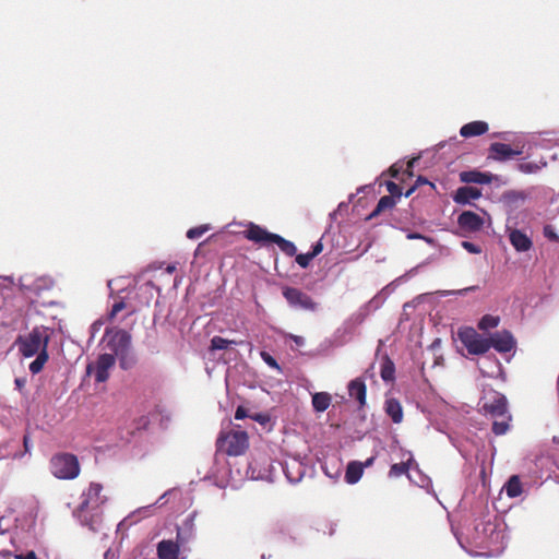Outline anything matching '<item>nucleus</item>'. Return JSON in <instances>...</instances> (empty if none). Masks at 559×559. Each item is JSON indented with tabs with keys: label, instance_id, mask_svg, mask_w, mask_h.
Masks as SVG:
<instances>
[{
	"label": "nucleus",
	"instance_id": "obj_1",
	"mask_svg": "<svg viewBox=\"0 0 559 559\" xmlns=\"http://www.w3.org/2000/svg\"><path fill=\"white\" fill-rule=\"evenodd\" d=\"M104 487L99 483L92 481L81 495V502L74 511V515L81 524L96 532L103 520V507L108 501L103 493Z\"/></svg>",
	"mask_w": 559,
	"mask_h": 559
},
{
	"label": "nucleus",
	"instance_id": "obj_2",
	"mask_svg": "<svg viewBox=\"0 0 559 559\" xmlns=\"http://www.w3.org/2000/svg\"><path fill=\"white\" fill-rule=\"evenodd\" d=\"M246 239L260 245L276 243L281 251L288 257H294L297 253L296 246L283 238L277 234L270 233L265 228L254 223H249L247 229L243 231Z\"/></svg>",
	"mask_w": 559,
	"mask_h": 559
},
{
	"label": "nucleus",
	"instance_id": "obj_3",
	"mask_svg": "<svg viewBox=\"0 0 559 559\" xmlns=\"http://www.w3.org/2000/svg\"><path fill=\"white\" fill-rule=\"evenodd\" d=\"M49 341V330L40 325L35 326L28 334L19 336L15 343L24 357H33L41 350H47Z\"/></svg>",
	"mask_w": 559,
	"mask_h": 559
},
{
	"label": "nucleus",
	"instance_id": "obj_4",
	"mask_svg": "<svg viewBox=\"0 0 559 559\" xmlns=\"http://www.w3.org/2000/svg\"><path fill=\"white\" fill-rule=\"evenodd\" d=\"M50 473L58 479L72 480L81 473V465L76 455L68 452H58L49 460Z\"/></svg>",
	"mask_w": 559,
	"mask_h": 559
},
{
	"label": "nucleus",
	"instance_id": "obj_5",
	"mask_svg": "<svg viewBox=\"0 0 559 559\" xmlns=\"http://www.w3.org/2000/svg\"><path fill=\"white\" fill-rule=\"evenodd\" d=\"M217 447L228 455H241L249 447V438L247 432L243 430H231L219 436L217 439Z\"/></svg>",
	"mask_w": 559,
	"mask_h": 559
},
{
	"label": "nucleus",
	"instance_id": "obj_6",
	"mask_svg": "<svg viewBox=\"0 0 559 559\" xmlns=\"http://www.w3.org/2000/svg\"><path fill=\"white\" fill-rule=\"evenodd\" d=\"M459 338L471 355H483L490 349L488 337H483L473 328L461 329Z\"/></svg>",
	"mask_w": 559,
	"mask_h": 559
},
{
	"label": "nucleus",
	"instance_id": "obj_7",
	"mask_svg": "<svg viewBox=\"0 0 559 559\" xmlns=\"http://www.w3.org/2000/svg\"><path fill=\"white\" fill-rule=\"evenodd\" d=\"M105 337L107 338V347L115 357L117 355L126 354L131 349V335L124 330H106Z\"/></svg>",
	"mask_w": 559,
	"mask_h": 559
},
{
	"label": "nucleus",
	"instance_id": "obj_8",
	"mask_svg": "<svg viewBox=\"0 0 559 559\" xmlns=\"http://www.w3.org/2000/svg\"><path fill=\"white\" fill-rule=\"evenodd\" d=\"M282 293L289 306L295 309L316 311L318 308V304L311 298V296L298 288L286 286L283 288Z\"/></svg>",
	"mask_w": 559,
	"mask_h": 559
},
{
	"label": "nucleus",
	"instance_id": "obj_9",
	"mask_svg": "<svg viewBox=\"0 0 559 559\" xmlns=\"http://www.w3.org/2000/svg\"><path fill=\"white\" fill-rule=\"evenodd\" d=\"M116 358L111 354H102L95 362L88 364L86 367L87 374H94L95 381L105 382L109 378V370L115 366Z\"/></svg>",
	"mask_w": 559,
	"mask_h": 559
},
{
	"label": "nucleus",
	"instance_id": "obj_10",
	"mask_svg": "<svg viewBox=\"0 0 559 559\" xmlns=\"http://www.w3.org/2000/svg\"><path fill=\"white\" fill-rule=\"evenodd\" d=\"M523 144H516L514 147H511L508 144L495 142L489 146V157L495 160L506 162L523 154Z\"/></svg>",
	"mask_w": 559,
	"mask_h": 559
},
{
	"label": "nucleus",
	"instance_id": "obj_11",
	"mask_svg": "<svg viewBox=\"0 0 559 559\" xmlns=\"http://www.w3.org/2000/svg\"><path fill=\"white\" fill-rule=\"evenodd\" d=\"M484 218L472 211H464L457 217L459 227L467 233L479 231L484 227Z\"/></svg>",
	"mask_w": 559,
	"mask_h": 559
},
{
	"label": "nucleus",
	"instance_id": "obj_12",
	"mask_svg": "<svg viewBox=\"0 0 559 559\" xmlns=\"http://www.w3.org/2000/svg\"><path fill=\"white\" fill-rule=\"evenodd\" d=\"M490 348L493 347L499 353H509L515 346V341L509 331L496 332L488 337Z\"/></svg>",
	"mask_w": 559,
	"mask_h": 559
},
{
	"label": "nucleus",
	"instance_id": "obj_13",
	"mask_svg": "<svg viewBox=\"0 0 559 559\" xmlns=\"http://www.w3.org/2000/svg\"><path fill=\"white\" fill-rule=\"evenodd\" d=\"M483 408L493 418L506 417V414H509L507 397L500 393H496L492 401L486 402Z\"/></svg>",
	"mask_w": 559,
	"mask_h": 559
},
{
	"label": "nucleus",
	"instance_id": "obj_14",
	"mask_svg": "<svg viewBox=\"0 0 559 559\" xmlns=\"http://www.w3.org/2000/svg\"><path fill=\"white\" fill-rule=\"evenodd\" d=\"M158 559H179L181 550L176 543L171 539H163L156 547Z\"/></svg>",
	"mask_w": 559,
	"mask_h": 559
},
{
	"label": "nucleus",
	"instance_id": "obj_15",
	"mask_svg": "<svg viewBox=\"0 0 559 559\" xmlns=\"http://www.w3.org/2000/svg\"><path fill=\"white\" fill-rule=\"evenodd\" d=\"M194 538V531L192 525L186 524L183 527H177L176 533V540H173V543H176L178 545V548L185 552L189 551L190 548L188 547L190 542Z\"/></svg>",
	"mask_w": 559,
	"mask_h": 559
},
{
	"label": "nucleus",
	"instance_id": "obj_16",
	"mask_svg": "<svg viewBox=\"0 0 559 559\" xmlns=\"http://www.w3.org/2000/svg\"><path fill=\"white\" fill-rule=\"evenodd\" d=\"M480 195H481V192L479 189H477L475 187L463 186V187H460L455 191V194L453 195V200L457 204H466L471 200L478 199Z\"/></svg>",
	"mask_w": 559,
	"mask_h": 559
},
{
	"label": "nucleus",
	"instance_id": "obj_17",
	"mask_svg": "<svg viewBox=\"0 0 559 559\" xmlns=\"http://www.w3.org/2000/svg\"><path fill=\"white\" fill-rule=\"evenodd\" d=\"M488 123L485 121L476 120L464 124L460 129V134L463 138L478 136L488 131Z\"/></svg>",
	"mask_w": 559,
	"mask_h": 559
},
{
	"label": "nucleus",
	"instance_id": "obj_18",
	"mask_svg": "<svg viewBox=\"0 0 559 559\" xmlns=\"http://www.w3.org/2000/svg\"><path fill=\"white\" fill-rule=\"evenodd\" d=\"M366 384L361 379L357 378L349 382L348 394L359 403L360 407L365 406L366 404Z\"/></svg>",
	"mask_w": 559,
	"mask_h": 559
},
{
	"label": "nucleus",
	"instance_id": "obj_19",
	"mask_svg": "<svg viewBox=\"0 0 559 559\" xmlns=\"http://www.w3.org/2000/svg\"><path fill=\"white\" fill-rule=\"evenodd\" d=\"M492 179L491 174L481 173L478 170H467L460 174V180L464 183H490Z\"/></svg>",
	"mask_w": 559,
	"mask_h": 559
},
{
	"label": "nucleus",
	"instance_id": "obj_20",
	"mask_svg": "<svg viewBox=\"0 0 559 559\" xmlns=\"http://www.w3.org/2000/svg\"><path fill=\"white\" fill-rule=\"evenodd\" d=\"M511 245L516 251H527L532 248V240L519 229H512L509 234Z\"/></svg>",
	"mask_w": 559,
	"mask_h": 559
},
{
	"label": "nucleus",
	"instance_id": "obj_21",
	"mask_svg": "<svg viewBox=\"0 0 559 559\" xmlns=\"http://www.w3.org/2000/svg\"><path fill=\"white\" fill-rule=\"evenodd\" d=\"M364 473V464L358 461L349 462L346 472H345V480L347 484H356L362 476Z\"/></svg>",
	"mask_w": 559,
	"mask_h": 559
},
{
	"label": "nucleus",
	"instance_id": "obj_22",
	"mask_svg": "<svg viewBox=\"0 0 559 559\" xmlns=\"http://www.w3.org/2000/svg\"><path fill=\"white\" fill-rule=\"evenodd\" d=\"M385 413L395 424H400L403 420V408L396 399H388L385 401Z\"/></svg>",
	"mask_w": 559,
	"mask_h": 559
},
{
	"label": "nucleus",
	"instance_id": "obj_23",
	"mask_svg": "<svg viewBox=\"0 0 559 559\" xmlns=\"http://www.w3.org/2000/svg\"><path fill=\"white\" fill-rule=\"evenodd\" d=\"M332 397L328 392H317L312 395V406L316 412L322 413L331 405Z\"/></svg>",
	"mask_w": 559,
	"mask_h": 559
},
{
	"label": "nucleus",
	"instance_id": "obj_24",
	"mask_svg": "<svg viewBox=\"0 0 559 559\" xmlns=\"http://www.w3.org/2000/svg\"><path fill=\"white\" fill-rule=\"evenodd\" d=\"M395 206V200L392 197L384 195L380 198L374 210L369 214L368 219L374 218L386 210H391Z\"/></svg>",
	"mask_w": 559,
	"mask_h": 559
},
{
	"label": "nucleus",
	"instance_id": "obj_25",
	"mask_svg": "<svg viewBox=\"0 0 559 559\" xmlns=\"http://www.w3.org/2000/svg\"><path fill=\"white\" fill-rule=\"evenodd\" d=\"M508 497L515 498L522 493V484L518 475H513L509 478L504 486Z\"/></svg>",
	"mask_w": 559,
	"mask_h": 559
},
{
	"label": "nucleus",
	"instance_id": "obj_26",
	"mask_svg": "<svg viewBox=\"0 0 559 559\" xmlns=\"http://www.w3.org/2000/svg\"><path fill=\"white\" fill-rule=\"evenodd\" d=\"M511 420V415L506 414V417L496 418L492 423V432L496 436H502L509 430V421Z\"/></svg>",
	"mask_w": 559,
	"mask_h": 559
},
{
	"label": "nucleus",
	"instance_id": "obj_27",
	"mask_svg": "<svg viewBox=\"0 0 559 559\" xmlns=\"http://www.w3.org/2000/svg\"><path fill=\"white\" fill-rule=\"evenodd\" d=\"M395 366L390 358H386L381 365L380 376L383 381L394 380Z\"/></svg>",
	"mask_w": 559,
	"mask_h": 559
},
{
	"label": "nucleus",
	"instance_id": "obj_28",
	"mask_svg": "<svg viewBox=\"0 0 559 559\" xmlns=\"http://www.w3.org/2000/svg\"><path fill=\"white\" fill-rule=\"evenodd\" d=\"M49 356L47 350H41L36 357L34 361L29 364V371L33 374L40 372L44 368V365L47 362Z\"/></svg>",
	"mask_w": 559,
	"mask_h": 559
},
{
	"label": "nucleus",
	"instance_id": "obj_29",
	"mask_svg": "<svg viewBox=\"0 0 559 559\" xmlns=\"http://www.w3.org/2000/svg\"><path fill=\"white\" fill-rule=\"evenodd\" d=\"M499 322H500L499 317L486 314L479 320L478 329L481 331L493 329V328L498 326Z\"/></svg>",
	"mask_w": 559,
	"mask_h": 559
},
{
	"label": "nucleus",
	"instance_id": "obj_30",
	"mask_svg": "<svg viewBox=\"0 0 559 559\" xmlns=\"http://www.w3.org/2000/svg\"><path fill=\"white\" fill-rule=\"evenodd\" d=\"M409 471L408 462L394 463L391 465L389 471V477L397 478L402 475L407 474Z\"/></svg>",
	"mask_w": 559,
	"mask_h": 559
},
{
	"label": "nucleus",
	"instance_id": "obj_31",
	"mask_svg": "<svg viewBox=\"0 0 559 559\" xmlns=\"http://www.w3.org/2000/svg\"><path fill=\"white\" fill-rule=\"evenodd\" d=\"M230 344H237V342L236 341H229V340H226V338L221 337V336H214L211 340L210 349L211 350L226 349L228 347V345H230Z\"/></svg>",
	"mask_w": 559,
	"mask_h": 559
},
{
	"label": "nucleus",
	"instance_id": "obj_32",
	"mask_svg": "<svg viewBox=\"0 0 559 559\" xmlns=\"http://www.w3.org/2000/svg\"><path fill=\"white\" fill-rule=\"evenodd\" d=\"M124 309H127L126 301L122 298L116 299L110 312L108 313V320L112 321L117 314Z\"/></svg>",
	"mask_w": 559,
	"mask_h": 559
},
{
	"label": "nucleus",
	"instance_id": "obj_33",
	"mask_svg": "<svg viewBox=\"0 0 559 559\" xmlns=\"http://www.w3.org/2000/svg\"><path fill=\"white\" fill-rule=\"evenodd\" d=\"M210 229L209 225H200L197 227H192L187 231V238L189 239H199Z\"/></svg>",
	"mask_w": 559,
	"mask_h": 559
},
{
	"label": "nucleus",
	"instance_id": "obj_34",
	"mask_svg": "<svg viewBox=\"0 0 559 559\" xmlns=\"http://www.w3.org/2000/svg\"><path fill=\"white\" fill-rule=\"evenodd\" d=\"M116 358L119 359V365L122 369L127 370L132 367L134 364V359L130 352H127L126 354L117 355Z\"/></svg>",
	"mask_w": 559,
	"mask_h": 559
},
{
	"label": "nucleus",
	"instance_id": "obj_35",
	"mask_svg": "<svg viewBox=\"0 0 559 559\" xmlns=\"http://www.w3.org/2000/svg\"><path fill=\"white\" fill-rule=\"evenodd\" d=\"M385 187H386V190L390 193L389 197H392L393 199L394 198H400L403 194L402 188L397 183H395L393 181H386L385 182Z\"/></svg>",
	"mask_w": 559,
	"mask_h": 559
},
{
	"label": "nucleus",
	"instance_id": "obj_36",
	"mask_svg": "<svg viewBox=\"0 0 559 559\" xmlns=\"http://www.w3.org/2000/svg\"><path fill=\"white\" fill-rule=\"evenodd\" d=\"M312 259L314 258L311 255L310 252L300 254L296 253V262L302 269L308 267Z\"/></svg>",
	"mask_w": 559,
	"mask_h": 559
},
{
	"label": "nucleus",
	"instance_id": "obj_37",
	"mask_svg": "<svg viewBox=\"0 0 559 559\" xmlns=\"http://www.w3.org/2000/svg\"><path fill=\"white\" fill-rule=\"evenodd\" d=\"M261 357L271 368L280 370V366H278L276 359L273 358L269 353L262 352Z\"/></svg>",
	"mask_w": 559,
	"mask_h": 559
},
{
	"label": "nucleus",
	"instance_id": "obj_38",
	"mask_svg": "<svg viewBox=\"0 0 559 559\" xmlns=\"http://www.w3.org/2000/svg\"><path fill=\"white\" fill-rule=\"evenodd\" d=\"M462 247L469 253L478 254L481 252V249L479 246L469 242V241H463Z\"/></svg>",
	"mask_w": 559,
	"mask_h": 559
},
{
	"label": "nucleus",
	"instance_id": "obj_39",
	"mask_svg": "<svg viewBox=\"0 0 559 559\" xmlns=\"http://www.w3.org/2000/svg\"><path fill=\"white\" fill-rule=\"evenodd\" d=\"M249 417L252 418L253 420L262 424V425L269 423V420H270V417L267 415L260 414V413L259 414H254V415H250Z\"/></svg>",
	"mask_w": 559,
	"mask_h": 559
},
{
	"label": "nucleus",
	"instance_id": "obj_40",
	"mask_svg": "<svg viewBox=\"0 0 559 559\" xmlns=\"http://www.w3.org/2000/svg\"><path fill=\"white\" fill-rule=\"evenodd\" d=\"M421 185H428L430 187L431 190H435L436 189V186L430 182L429 180H427L426 178L419 176L417 179H416V182H415V186L418 188L419 186Z\"/></svg>",
	"mask_w": 559,
	"mask_h": 559
},
{
	"label": "nucleus",
	"instance_id": "obj_41",
	"mask_svg": "<svg viewBox=\"0 0 559 559\" xmlns=\"http://www.w3.org/2000/svg\"><path fill=\"white\" fill-rule=\"evenodd\" d=\"M323 250V245L322 242L319 240L318 242H316L313 246H312V250L310 251L311 255L313 258H316L317 255H319Z\"/></svg>",
	"mask_w": 559,
	"mask_h": 559
},
{
	"label": "nucleus",
	"instance_id": "obj_42",
	"mask_svg": "<svg viewBox=\"0 0 559 559\" xmlns=\"http://www.w3.org/2000/svg\"><path fill=\"white\" fill-rule=\"evenodd\" d=\"M249 415L247 414V409L243 406H238L237 407L236 413H235V418L236 419H243V418H246Z\"/></svg>",
	"mask_w": 559,
	"mask_h": 559
},
{
	"label": "nucleus",
	"instance_id": "obj_43",
	"mask_svg": "<svg viewBox=\"0 0 559 559\" xmlns=\"http://www.w3.org/2000/svg\"><path fill=\"white\" fill-rule=\"evenodd\" d=\"M15 559H38L35 551H27L26 554H19Z\"/></svg>",
	"mask_w": 559,
	"mask_h": 559
},
{
	"label": "nucleus",
	"instance_id": "obj_44",
	"mask_svg": "<svg viewBox=\"0 0 559 559\" xmlns=\"http://www.w3.org/2000/svg\"><path fill=\"white\" fill-rule=\"evenodd\" d=\"M402 169V166H399L397 164H394L392 165L390 168H389V173L391 175V177L393 178H397L400 171Z\"/></svg>",
	"mask_w": 559,
	"mask_h": 559
},
{
	"label": "nucleus",
	"instance_id": "obj_45",
	"mask_svg": "<svg viewBox=\"0 0 559 559\" xmlns=\"http://www.w3.org/2000/svg\"><path fill=\"white\" fill-rule=\"evenodd\" d=\"M408 239H426L423 235L417 233H412L407 235Z\"/></svg>",
	"mask_w": 559,
	"mask_h": 559
},
{
	"label": "nucleus",
	"instance_id": "obj_46",
	"mask_svg": "<svg viewBox=\"0 0 559 559\" xmlns=\"http://www.w3.org/2000/svg\"><path fill=\"white\" fill-rule=\"evenodd\" d=\"M374 460H376V456H370L369 459H367L365 461V463H362L364 464V468L371 466L373 464Z\"/></svg>",
	"mask_w": 559,
	"mask_h": 559
},
{
	"label": "nucleus",
	"instance_id": "obj_47",
	"mask_svg": "<svg viewBox=\"0 0 559 559\" xmlns=\"http://www.w3.org/2000/svg\"><path fill=\"white\" fill-rule=\"evenodd\" d=\"M292 338L294 340V342L297 344V345H304V337L301 336H297V335H294L292 336Z\"/></svg>",
	"mask_w": 559,
	"mask_h": 559
},
{
	"label": "nucleus",
	"instance_id": "obj_48",
	"mask_svg": "<svg viewBox=\"0 0 559 559\" xmlns=\"http://www.w3.org/2000/svg\"><path fill=\"white\" fill-rule=\"evenodd\" d=\"M477 288H478L477 286H471V287L459 290L457 294L463 295L466 292L476 290Z\"/></svg>",
	"mask_w": 559,
	"mask_h": 559
},
{
	"label": "nucleus",
	"instance_id": "obj_49",
	"mask_svg": "<svg viewBox=\"0 0 559 559\" xmlns=\"http://www.w3.org/2000/svg\"><path fill=\"white\" fill-rule=\"evenodd\" d=\"M416 188H417V187H416L415 185H414L413 187H411V188H409V189L404 193V194H405V197H406V198L411 197V195L414 193V191L416 190Z\"/></svg>",
	"mask_w": 559,
	"mask_h": 559
},
{
	"label": "nucleus",
	"instance_id": "obj_50",
	"mask_svg": "<svg viewBox=\"0 0 559 559\" xmlns=\"http://www.w3.org/2000/svg\"><path fill=\"white\" fill-rule=\"evenodd\" d=\"M23 443H24L25 451H28L29 442H28V437L27 436L24 437Z\"/></svg>",
	"mask_w": 559,
	"mask_h": 559
},
{
	"label": "nucleus",
	"instance_id": "obj_51",
	"mask_svg": "<svg viewBox=\"0 0 559 559\" xmlns=\"http://www.w3.org/2000/svg\"><path fill=\"white\" fill-rule=\"evenodd\" d=\"M514 198H520V199H524V194L522 192H512L511 193Z\"/></svg>",
	"mask_w": 559,
	"mask_h": 559
},
{
	"label": "nucleus",
	"instance_id": "obj_52",
	"mask_svg": "<svg viewBox=\"0 0 559 559\" xmlns=\"http://www.w3.org/2000/svg\"><path fill=\"white\" fill-rule=\"evenodd\" d=\"M175 270H176L175 265H168L167 269H166V271L168 273H173Z\"/></svg>",
	"mask_w": 559,
	"mask_h": 559
},
{
	"label": "nucleus",
	"instance_id": "obj_53",
	"mask_svg": "<svg viewBox=\"0 0 559 559\" xmlns=\"http://www.w3.org/2000/svg\"><path fill=\"white\" fill-rule=\"evenodd\" d=\"M412 167H413V162H409V163L407 164V168H408V169H411Z\"/></svg>",
	"mask_w": 559,
	"mask_h": 559
},
{
	"label": "nucleus",
	"instance_id": "obj_54",
	"mask_svg": "<svg viewBox=\"0 0 559 559\" xmlns=\"http://www.w3.org/2000/svg\"><path fill=\"white\" fill-rule=\"evenodd\" d=\"M261 559H266L265 555H262V556H261Z\"/></svg>",
	"mask_w": 559,
	"mask_h": 559
}]
</instances>
